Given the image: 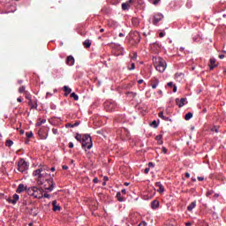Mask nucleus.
<instances>
[{"label": "nucleus", "instance_id": "obj_63", "mask_svg": "<svg viewBox=\"0 0 226 226\" xmlns=\"http://www.w3.org/2000/svg\"><path fill=\"white\" fill-rule=\"evenodd\" d=\"M158 94H163V92L162 90H159Z\"/></svg>", "mask_w": 226, "mask_h": 226}, {"label": "nucleus", "instance_id": "obj_34", "mask_svg": "<svg viewBox=\"0 0 226 226\" xmlns=\"http://www.w3.org/2000/svg\"><path fill=\"white\" fill-rule=\"evenodd\" d=\"M128 70H130V71L135 70V63H132L131 67H128Z\"/></svg>", "mask_w": 226, "mask_h": 226}, {"label": "nucleus", "instance_id": "obj_28", "mask_svg": "<svg viewBox=\"0 0 226 226\" xmlns=\"http://www.w3.org/2000/svg\"><path fill=\"white\" fill-rule=\"evenodd\" d=\"M159 117H161V119H163V121H168L169 117H165V115H163V111H161L159 113Z\"/></svg>", "mask_w": 226, "mask_h": 226}, {"label": "nucleus", "instance_id": "obj_39", "mask_svg": "<svg viewBox=\"0 0 226 226\" xmlns=\"http://www.w3.org/2000/svg\"><path fill=\"white\" fill-rule=\"evenodd\" d=\"M26 137L27 139H31V137H33V132H26Z\"/></svg>", "mask_w": 226, "mask_h": 226}, {"label": "nucleus", "instance_id": "obj_49", "mask_svg": "<svg viewBox=\"0 0 226 226\" xmlns=\"http://www.w3.org/2000/svg\"><path fill=\"white\" fill-rule=\"evenodd\" d=\"M62 169H64V170H68V166L64 165V166L62 167Z\"/></svg>", "mask_w": 226, "mask_h": 226}, {"label": "nucleus", "instance_id": "obj_10", "mask_svg": "<svg viewBox=\"0 0 226 226\" xmlns=\"http://www.w3.org/2000/svg\"><path fill=\"white\" fill-rule=\"evenodd\" d=\"M29 187L25 186L24 184H19L18 188H17V193H22V192H26L28 190Z\"/></svg>", "mask_w": 226, "mask_h": 226}, {"label": "nucleus", "instance_id": "obj_61", "mask_svg": "<svg viewBox=\"0 0 226 226\" xmlns=\"http://www.w3.org/2000/svg\"><path fill=\"white\" fill-rule=\"evenodd\" d=\"M124 186H130V183L125 182V183H124Z\"/></svg>", "mask_w": 226, "mask_h": 226}, {"label": "nucleus", "instance_id": "obj_52", "mask_svg": "<svg viewBox=\"0 0 226 226\" xmlns=\"http://www.w3.org/2000/svg\"><path fill=\"white\" fill-rule=\"evenodd\" d=\"M49 96H52V94H50V93L48 92V93L46 94V98H49Z\"/></svg>", "mask_w": 226, "mask_h": 226}, {"label": "nucleus", "instance_id": "obj_11", "mask_svg": "<svg viewBox=\"0 0 226 226\" xmlns=\"http://www.w3.org/2000/svg\"><path fill=\"white\" fill-rule=\"evenodd\" d=\"M19 199H20V197L19 196V194H14L11 200H9L8 201L10 202V204H17V202H19Z\"/></svg>", "mask_w": 226, "mask_h": 226}, {"label": "nucleus", "instance_id": "obj_45", "mask_svg": "<svg viewBox=\"0 0 226 226\" xmlns=\"http://www.w3.org/2000/svg\"><path fill=\"white\" fill-rule=\"evenodd\" d=\"M73 147H74L73 142H70L69 143V147L72 149V148H73Z\"/></svg>", "mask_w": 226, "mask_h": 226}, {"label": "nucleus", "instance_id": "obj_27", "mask_svg": "<svg viewBox=\"0 0 226 226\" xmlns=\"http://www.w3.org/2000/svg\"><path fill=\"white\" fill-rule=\"evenodd\" d=\"M193 117V114L192 112H189L187 114H185V121H190V119Z\"/></svg>", "mask_w": 226, "mask_h": 226}, {"label": "nucleus", "instance_id": "obj_16", "mask_svg": "<svg viewBox=\"0 0 226 226\" xmlns=\"http://www.w3.org/2000/svg\"><path fill=\"white\" fill-rule=\"evenodd\" d=\"M132 4L133 3L130 2V0L122 4V10H129Z\"/></svg>", "mask_w": 226, "mask_h": 226}, {"label": "nucleus", "instance_id": "obj_44", "mask_svg": "<svg viewBox=\"0 0 226 226\" xmlns=\"http://www.w3.org/2000/svg\"><path fill=\"white\" fill-rule=\"evenodd\" d=\"M44 198H45V199H50V194L45 193V194H44Z\"/></svg>", "mask_w": 226, "mask_h": 226}, {"label": "nucleus", "instance_id": "obj_43", "mask_svg": "<svg viewBox=\"0 0 226 226\" xmlns=\"http://www.w3.org/2000/svg\"><path fill=\"white\" fill-rule=\"evenodd\" d=\"M159 36H160V38H163V36H165V33L161 32V33L159 34Z\"/></svg>", "mask_w": 226, "mask_h": 226}, {"label": "nucleus", "instance_id": "obj_25", "mask_svg": "<svg viewBox=\"0 0 226 226\" xmlns=\"http://www.w3.org/2000/svg\"><path fill=\"white\" fill-rule=\"evenodd\" d=\"M160 206V202L158 200L152 201V209H156Z\"/></svg>", "mask_w": 226, "mask_h": 226}, {"label": "nucleus", "instance_id": "obj_32", "mask_svg": "<svg viewBox=\"0 0 226 226\" xmlns=\"http://www.w3.org/2000/svg\"><path fill=\"white\" fill-rule=\"evenodd\" d=\"M148 1H149V3H151L152 4L156 5V4H160V2H161L162 0H148Z\"/></svg>", "mask_w": 226, "mask_h": 226}, {"label": "nucleus", "instance_id": "obj_17", "mask_svg": "<svg viewBox=\"0 0 226 226\" xmlns=\"http://www.w3.org/2000/svg\"><path fill=\"white\" fill-rule=\"evenodd\" d=\"M196 207L197 201H193L187 207V211H193V209H195Z\"/></svg>", "mask_w": 226, "mask_h": 226}, {"label": "nucleus", "instance_id": "obj_42", "mask_svg": "<svg viewBox=\"0 0 226 226\" xmlns=\"http://www.w3.org/2000/svg\"><path fill=\"white\" fill-rule=\"evenodd\" d=\"M213 193V191H208V192H207V193H206V195L207 196V197H210V195Z\"/></svg>", "mask_w": 226, "mask_h": 226}, {"label": "nucleus", "instance_id": "obj_9", "mask_svg": "<svg viewBox=\"0 0 226 226\" xmlns=\"http://www.w3.org/2000/svg\"><path fill=\"white\" fill-rule=\"evenodd\" d=\"M163 19V15L162 13H157L154 16L153 24L156 26L160 20Z\"/></svg>", "mask_w": 226, "mask_h": 226}, {"label": "nucleus", "instance_id": "obj_3", "mask_svg": "<svg viewBox=\"0 0 226 226\" xmlns=\"http://www.w3.org/2000/svg\"><path fill=\"white\" fill-rule=\"evenodd\" d=\"M81 146H82V147H84V149L86 151H87V149H91V147H93V139L91 138V136L89 134L83 135Z\"/></svg>", "mask_w": 226, "mask_h": 226}, {"label": "nucleus", "instance_id": "obj_46", "mask_svg": "<svg viewBox=\"0 0 226 226\" xmlns=\"http://www.w3.org/2000/svg\"><path fill=\"white\" fill-rule=\"evenodd\" d=\"M121 193H123L124 195H126V189H123V190L121 191Z\"/></svg>", "mask_w": 226, "mask_h": 226}, {"label": "nucleus", "instance_id": "obj_62", "mask_svg": "<svg viewBox=\"0 0 226 226\" xmlns=\"http://www.w3.org/2000/svg\"><path fill=\"white\" fill-rule=\"evenodd\" d=\"M185 177H190V173H185Z\"/></svg>", "mask_w": 226, "mask_h": 226}, {"label": "nucleus", "instance_id": "obj_20", "mask_svg": "<svg viewBox=\"0 0 226 226\" xmlns=\"http://www.w3.org/2000/svg\"><path fill=\"white\" fill-rule=\"evenodd\" d=\"M130 3H132V4H144V0H130Z\"/></svg>", "mask_w": 226, "mask_h": 226}, {"label": "nucleus", "instance_id": "obj_1", "mask_svg": "<svg viewBox=\"0 0 226 226\" xmlns=\"http://www.w3.org/2000/svg\"><path fill=\"white\" fill-rule=\"evenodd\" d=\"M33 176L34 177H35L38 185H43L45 183V180L47 181L49 186L47 187V185H45L44 188L48 192H52L56 187L54 179L52 177L47 178L49 177V174L47 172H44L43 170H39L38 168L37 170H34Z\"/></svg>", "mask_w": 226, "mask_h": 226}, {"label": "nucleus", "instance_id": "obj_59", "mask_svg": "<svg viewBox=\"0 0 226 226\" xmlns=\"http://www.w3.org/2000/svg\"><path fill=\"white\" fill-rule=\"evenodd\" d=\"M94 183H98V178L97 177L94 178Z\"/></svg>", "mask_w": 226, "mask_h": 226}, {"label": "nucleus", "instance_id": "obj_21", "mask_svg": "<svg viewBox=\"0 0 226 226\" xmlns=\"http://www.w3.org/2000/svg\"><path fill=\"white\" fill-rule=\"evenodd\" d=\"M117 199L119 202H124V197L121 195V192H117Z\"/></svg>", "mask_w": 226, "mask_h": 226}, {"label": "nucleus", "instance_id": "obj_8", "mask_svg": "<svg viewBox=\"0 0 226 226\" xmlns=\"http://www.w3.org/2000/svg\"><path fill=\"white\" fill-rule=\"evenodd\" d=\"M121 132H122V134H121L122 139H124V140L130 139V132H128L126 128H123Z\"/></svg>", "mask_w": 226, "mask_h": 226}, {"label": "nucleus", "instance_id": "obj_19", "mask_svg": "<svg viewBox=\"0 0 226 226\" xmlns=\"http://www.w3.org/2000/svg\"><path fill=\"white\" fill-rule=\"evenodd\" d=\"M57 201H53V211H61V207L57 206Z\"/></svg>", "mask_w": 226, "mask_h": 226}, {"label": "nucleus", "instance_id": "obj_24", "mask_svg": "<svg viewBox=\"0 0 226 226\" xmlns=\"http://www.w3.org/2000/svg\"><path fill=\"white\" fill-rule=\"evenodd\" d=\"M168 87H173V93H177V87L176 85H174L173 82H169V83H168Z\"/></svg>", "mask_w": 226, "mask_h": 226}, {"label": "nucleus", "instance_id": "obj_57", "mask_svg": "<svg viewBox=\"0 0 226 226\" xmlns=\"http://www.w3.org/2000/svg\"><path fill=\"white\" fill-rule=\"evenodd\" d=\"M181 76H183V74H176L175 75L176 79H177V77H181Z\"/></svg>", "mask_w": 226, "mask_h": 226}, {"label": "nucleus", "instance_id": "obj_35", "mask_svg": "<svg viewBox=\"0 0 226 226\" xmlns=\"http://www.w3.org/2000/svg\"><path fill=\"white\" fill-rule=\"evenodd\" d=\"M24 91H26V87H21L19 88V93H24Z\"/></svg>", "mask_w": 226, "mask_h": 226}, {"label": "nucleus", "instance_id": "obj_37", "mask_svg": "<svg viewBox=\"0 0 226 226\" xmlns=\"http://www.w3.org/2000/svg\"><path fill=\"white\" fill-rule=\"evenodd\" d=\"M52 133H53L54 135H57V133H58L57 129L53 128V129H52Z\"/></svg>", "mask_w": 226, "mask_h": 226}, {"label": "nucleus", "instance_id": "obj_15", "mask_svg": "<svg viewBox=\"0 0 226 226\" xmlns=\"http://www.w3.org/2000/svg\"><path fill=\"white\" fill-rule=\"evenodd\" d=\"M67 64L69 66H73V64H75V58H73V56H69L67 57Z\"/></svg>", "mask_w": 226, "mask_h": 226}, {"label": "nucleus", "instance_id": "obj_14", "mask_svg": "<svg viewBox=\"0 0 226 226\" xmlns=\"http://www.w3.org/2000/svg\"><path fill=\"white\" fill-rule=\"evenodd\" d=\"M216 66H217L216 59L215 58H211L210 59V64H209L210 70H215V68H216Z\"/></svg>", "mask_w": 226, "mask_h": 226}, {"label": "nucleus", "instance_id": "obj_53", "mask_svg": "<svg viewBox=\"0 0 226 226\" xmlns=\"http://www.w3.org/2000/svg\"><path fill=\"white\" fill-rule=\"evenodd\" d=\"M134 34L137 36V40H139V32L134 33Z\"/></svg>", "mask_w": 226, "mask_h": 226}, {"label": "nucleus", "instance_id": "obj_40", "mask_svg": "<svg viewBox=\"0 0 226 226\" xmlns=\"http://www.w3.org/2000/svg\"><path fill=\"white\" fill-rule=\"evenodd\" d=\"M162 153H163L164 154H167V153H168L167 147H162Z\"/></svg>", "mask_w": 226, "mask_h": 226}, {"label": "nucleus", "instance_id": "obj_26", "mask_svg": "<svg viewBox=\"0 0 226 226\" xmlns=\"http://www.w3.org/2000/svg\"><path fill=\"white\" fill-rule=\"evenodd\" d=\"M84 47H86L87 49H89L91 47V41L90 40H86L83 42Z\"/></svg>", "mask_w": 226, "mask_h": 226}, {"label": "nucleus", "instance_id": "obj_56", "mask_svg": "<svg viewBox=\"0 0 226 226\" xmlns=\"http://www.w3.org/2000/svg\"><path fill=\"white\" fill-rule=\"evenodd\" d=\"M50 170H51V172H55V171H56V168L52 167V168L50 169Z\"/></svg>", "mask_w": 226, "mask_h": 226}, {"label": "nucleus", "instance_id": "obj_23", "mask_svg": "<svg viewBox=\"0 0 226 226\" xmlns=\"http://www.w3.org/2000/svg\"><path fill=\"white\" fill-rule=\"evenodd\" d=\"M47 123L46 119H39L37 123L35 124L36 126H41L42 124H45Z\"/></svg>", "mask_w": 226, "mask_h": 226}, {"label": "nucleus", "instance_id": "obj_58", "mask_svg": "<svg viewBox=\"0 0 226 226\" xmlns=\"http://www.w3.org/2000/svg\"><path fill=\"white\" fill-rule=\"evenodd\" d=\"M185 226H192V222H186Z\"/></svg>", "mask_w": 226, "mask_h": 226}, {"label": "nucleus", "instance_id": "obj_18", "mask_svg": "<svg viewBox=\"0 0 226 226\" xmlns=\"http://www.w3.org/2000/svg\"><path fill=\"white\" fill-rule=\"evenodd\" d=\"M39 170H41L42 172H49V170H50V168L45 165H40Z\"/></svg>", "mask_w": 226, "mask_h": 226}, {"label": "nucleus", "instance_id": "obj_38", "mask_svg": "<svg viewBox=\"0 0 226 226\" xmlns=\"http://www.w3.org/2000/svg\"><path fill=\"white\" fill-rule=\"evenodd\" d=\"M137 59V53H134L133 56L131 58V61H135Z\"/></svg>", "mask_w": 226, "mask_h": 226}, {"label": "nucleus", "instance_id": "obj_36", "mask_svg": "<svg viewBox=\"0 0 226 226\" xmlns=\"http://www.w3.org/2000/svg\"><path fill=\"white\" fill-rule=\"evenodd\" d=\"M152 126H154V128H158V123H156V121L154 120V121L152 122Z\"/></svg>", "mask_w": 226, "mask_h": 226}, {"label": "nucleus", "instance_id": "obj_4", "mask_svg": "<svg viewBox=\"0 0 226 226\" xmlns=\"http://www.w3.org/2000/svg\"><path fill=\"white\" fill-rule=\"evenodd\" d=\"M26 190V193L32 197H34V199H41V197H43L41 195V191H40V189L37 187H28Z\"/></svg>", "mask_w": 226, "mask_h": 226}, {"label": "nucleus", "instance_id": "obj_41", "mask_svg": "<svg viewBox=\"0 0 226 226\" xmlns=\"http://www.w3.org/2000/svg\"><path fill=\"white\" fill-rule=\"evenodd\" d=\"M79 124H80V123L76 122L75 124H73L72 125V128H75V126H79Z\"/></svg>", "mask_w": 226, "mask_h": 226}, {"label": "nucleus", "instance_id": "obj_51", "mask_svg": "<svg viewBox=\"0 0 226 226\" xmlns=\"http://www.w3.org/2000/svg\"><path fill=\"white\" fill-rule=\"evenodd\" d=\"M148 167H154V163L149 162V163H148Z\"/></svg>", "mask_w": 226, "mask_h": 226}, {"label": "nucleus", "instance_id": "obj_48", "mask_svg": "<svg viewBox=\"0 0 226 226\" xmlns=\"http://www.w3.org/2000/svg\"><path fill=\"white\" fill-rule=\"evenodd\" d=\"M225 55H219V59H224Z\"/></svg>", "mask_w": 226, "mask_h": 226}, {"label": "nucleus", "instance_id": "obj_64", "mask_svg": "<svg viewBox=\"0 0 226 226\" xmlns=\"http://www.w3.org/2000/svg\"><path fill=\"white\" fill-rule=\"evenodd\" d=\"M104 31H105V29L102 28V29L100 30V33H103Z\"/></svg>", "mask_w": 226, "mask_h": 226}, {"label": "nucleus", "instance_id": "obj_33", "mask_svg": "<svg viewBox=\"0 0 226 226\" xmlns=\"http://www.w3.org/2000/svg\"><path fill=\"white\" fill-rule=\"evenodd\" d=\"M84 136L80 135V134H77L76 135V140H78L79 142L82 143V139Z\"/></svg>", "mask_w": 226, "mask_h": 226}, {"label": "nucleus", "instance_id": "obj_22", "mask_svg": "<svg viewBox=\"0 0 226 226\" xmlns=\"http://www.w3.org/2000/svg\"><path fill=\"white\" fill-rule=\"evenodd\" d=\"M162 139H163V136L162 134L157 135L155 137V139L157 140L158 144H160L162 146V144H163V141L162 140Z\"/></svg>", "mask_w": 226, "mask_h": 226}, {"label": "nucleus", "instance_id": "obj_29", "mask_svg": "<svg viewBox=\"0 0 226 226\" xmlns=\"http://www.w3.org/2000/svg\"><path fill=\"white\" fill-rule=\"evenodd\" d=\"M64 91L66 93V94H70V93H72V88H70L68 86H64Z\"/></svg>", "mask_w": 226, "mask_h": 226}, {"label": "nucleus", "instance_id": "obj_55", "mask_svg": "<svg viewBox=\"0 0 226 226\" xmlns=\"http://www.w3.org/2000/svg\"><path fill=\"white\" fill-rule=\"evenodd\" d=\"M17 102H19L20 103V102H22V99H21L20 97H19V98L17 99Z\"/></svg>", "mask_w": 226, "mask_h": 226}, {"label": "nucleus", "instance_id": "obj_5", "mask_svg": "<svg viewBox=\"0 0 226 226\" xmlns=\"http://www.w3.org/2000/svg\"><path fill=\"white\" fill-rule=\"evenodd\" d=\"M29 169V164L24 159H20L18 162V170L19 172H26Z\"/></svg>", "mask_w": 226, "mask_h": 226}, {"label": "nucleus", "instance_id": "obj_47", "mask_svg": "<svg viewBox=\"0 0 226 226\" xmlns=\"http://www.w3.org/2000/svg\"><path fill=\"white\" fill-rule=\"evenodd\" d=\"M145 174H149V168L145 169Z\"/></svg>", "mask_w": 226, "mask_h": 226}, {"label": "nucleus", "instance_id": "obj_60", "mask_svg": "<svg viewBox=\"0 0 226 226\" xmlns=\"http://www.w3.org/2000/svg\"><path fill=\"white\" fill-rule=\"evenodd\" d=\"M119 36H120V38H123V36H124V34L120 33V34H119Z\"/></svg>", "mask_w": 226, "mask_h": 226}, {"label": "nucleus", "instance_id": "obj_50", "mask_svg": "<svg viewBox=\"0 0 226 226\" xmlns=\"http://www.w3.org/2000/svg\"><path fill=\"white\" fill-rule=\"evenodd\" d=\"M198 181H204V178L202 177H198Z\"/></svg>", "mask_w": 226, "mask_h": 226}, {"label": "nucleus", "instance_id": "obj_2", "mask_svg": "<svg viewBox=\"0 0 226 226\" xmlns=\"http://www.w3.org/2000/svg\"><path fill=\"white\" fill-rule=\"evenodd\" d=\"M155 70L157 72H159V73H163V72H165V70H167V62H165V60H163V58L158 56L155 58Z\"/></svg>", "mask_w": 226, "mask_h": 226}, {"label": "nucleus", "instance_id": "obj_54", "mask_svg": "<svg viewBox=\"0 0 226 226\" xmlns=\"http://www.w3.org/2000/svg\"><path fill=\"white\" fill-rule=\"evenodd\" d=\"M142 82H144V79L138 80V84H142Z\"/></svg>", "mask_w": 226, "mask_h": 226}, {"label": "nucleus", "instance_id": "obj_6", "mask_svg": "<svg viewBox=\"0 0 226 226\" xmlns=\"http://www.w3.org/2000/svg\"><path fill=\"white\" fill-rule=\"evenodd\" d=\"M116 107H117V105L113 101H107L104 103V109H106V110H108V112H112V110H114L116 109Z\"/></svg>", "mask_w": 226, "mask_h": 226}, {"label": "nucleus", "instance_id": "obj_31", "mask_svg": "<svg viewBox=\"0 0 226 226\" xmlns=\"http://www.w3.org/2000/svg\"><path fill=\"white\" fill-rule=\"evenodd\" d=\"M71 98H74L75 102H79V95L75 93L71 94Z\"/></svg>", "mask_w": 226, "mask_h": 226}, {"label": "nucleus", "instance_id": "obj_7", "mask_svg": "<svg viewBox=\"0 0 226 226\" xmlns=\"http://www.w3.org/2000/svg\"><path fill=\"white\" fill-rule=\"evenodd\" d=\"M176 103L181 109V107H185V105L188 104V101L186 98L176 99Z\"/></svg>", "mask_w": 226, "mask_h": 226}, {"label": "nucleus", "instance_id": "obj_12", "mask_svg": "<svg viewBox=\"0 0 226 226\" xmlns=\"http://www.w3.org/2000/svg\"><path fill=\"white\" fill-rule=\"evenodd\" d=\"M152 89H156L158 86L160 85V80L158 79H152L151 81Z\"/></svg>", "mask_w": 226, "mask_h": 226}, {"label": "nucleus", "instance_id": "obj_30", "mask_svg": "<svg viewBox=\"0 0 226 226\" xmlns=\"http://www.w3.org/2000/svg\"><path fill=\"white\" fill-rule=\"evenodd\" d=\"M5 146L7 147H11L13 146V141L11 139H8L6 142H5Z\"/></svg>", "mask_w": 226, "mask_h": 226}, {"label": "nucleus", "instance_id": "obj_13", "mask_svg": "<svg viewBox=\"0 0 226 226\" xmlns=\"http://www.w3.org/2000/svg\"><path fill=\"white\" fill-rule=\"evenodd\" d=\"M155 186H158V190L157 192H159V193H163V192H165V187H163V185H162V182H156Z\"/></svg>", "mask_w": 226, "mask_h": 226}]
</instances>
